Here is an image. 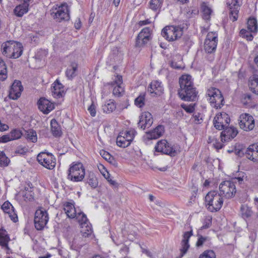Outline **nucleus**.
I'll return each mask as SVG.
<instances>
[{
  "mask_svg": "<svg viewBox=\"0 0 258 258\" xmlns=\"http://www.w3.org/2000/svg\"><path fill=\"white\" fill-rule=\"evenodd\" d=\"M180 88L178 90L179 98L185 101L196 100L198 91L194 86L191 76L189 75H182L179 79Z\"/></svg>",
  "mask_w": 258,
  "mask_h": 258,
  "instance_id": "1",
  "label": "nucleus"
},
{
  "mask_svg": "<svg viewBox=\"0 0 258 258\" xmlns=\"http://www.w3.org/2000/svg\"><path fill=\"white\" fill-rule=\"evenodd\" d=\"M206 207L209 211L216 212L219 211L223 204V200L217 191H209L205 197Z\"/></svg>",
  "mask_w": 258,
  "mask_h": 258,
  "instance_id": "2",
  "label": "nucleus"
},
{
  "mask_svg": "<svg viewBox=\"0 0 258 258\" xmlns=\"http://www.w3.org/2000/svg\"><path fill=\"white\" fill-rule=\"evenodd\" d=\"M206 95L207 100L213 107L220 108L224 105V97L219 89L211 87L207 90Z\"/></svg>",
  "mask_w": 258,
  "mask_h": 258,
  "instance_id": "3",
  "label": "nucleus"
},
{
  "mask_svg": "<svg viewBox=\"0 0 258 258\" xmlns=\"http://www.w3.org/2000/svg\"><path fill=\"white\" fill-rule=\"evenodd\" d=\"M68 179L74 182L82 181L85 177V169L81 162L73 163L68 170Z\"/></svg>",
  "mask_w": 258,
  "mask_h": 258,
  "instance_id": "4",
  "label": "nucleus"
},
{
  "mask_svg": "<svg viewBox=\"0 0 258 258\" xmlns=\"http://www.w3.org/2000/svg\"><path fill=\"white\" fill-rule=\"evenodd\" d=\"M182 29L179 26H167L162 30L161 35L169 41L177 40L182 35Z\"/></svg>",
  "mask_w": 258,
  "mask_h": 258,
  "instance_id": "5",
  "label": "nucleus"
},
{
  "mask_svg": "<svg viewBox=\"0 0 258 258\" xmlns=\"http://www.w3.org/2000/svg\"><path fill=\"white\" fill-rule=\"evenodd\" d=\"M69 12L68 6L66 3H64L55 9L52 8L50 15L56 21L61 22L62 20H69L70 17Z\"/></svg>",
  "mask_w": 258,
  "mask_h": 258,
  "instance_id": "6",
  "label": "nucleus"
},
{
  "mask_svg": "<svg viewBox=\"0 0 258 258\" xmlns=\"http://www.w3.org/2000/svg\"><path fill=\"white\" fill-rule=\"evenodd\" d=\"M37 160L43 166L50 170L53 169L56 165V159L50 153H40L37 155Z\"/></svg>",
  "mask_w": 258,
  "mask_h": 258,
  "instance_id": "7",
  "label": "nucleus"
},
{
  "mask_svg": "<svg viewBox=\"0 0 258 258\" xmlns=\"http://www.w3.org/2000/svg\"><path fill=\"white\" fill-rule=\"evenodd\" d=\"M49 219L46 211L42 210V208L36 210L34 217L35 227L38 230L43 229L46 225Z\"/></svg>",
  "mask_w": 258,
  "mask_h": 258,
  "instance_id": "8",
  "label": "nucleus"
},
{
  "mask_svg": "<svg viewBox=\"0 0 258 258\" xmlns=\"http://www.w3.org/2000/svg\"><path fill=\"white\" fill-rule=\"evenodd\" d=\"M155 150L156 152H161L171 157L175 156L177 154L175 148L169 144L166 140H161L158 141L155 147Z\"/></svg>",
  "mask_w": 258,
  "mask_h": 258,
  "instance_id": "9",
  "label": "nucleus"
},
{
  "mask_svg": "<svg viewBox=\"0 0 258 258\" xmlns=\"http://www.w3.org/2000/svg\"><path fill=\"white\" fill-rule=\"evenodd\" d=\"M220 195L227 198H231L236 193V188L234 182L230 180H226L221 182L219 185Z\"/></svg>",
  "mask_w": 258,
  "mask_h": 258,
  "instance_id": "10",
  "label": "nucleus"
},
{
  "mask_svg": "<svg viewBox=\"0 0 258 258\" xmlns=\"http://www.w3.org/2000/svg\"><path fill=\"white\" fill-rule=\"evenodd\" d=\"M81 234L76 236L72 241V245L77 248H81L87 242V238L92 235L93 230L89 228V230H81Z\"/></svg>",
  "mask_w": 258,
  "mask_h": 258,
  "instance_id": "11",
  "label": "nucleus"
},
{
  "mask_svg": "<svg viewBox=\"0 0 258 258\" xmlns=\"http://www.w3.org/2000/svg\"><path fill=\"white\" fill-rule=\"evenodd\" d=\"M238 120L240 127L245 131H251L254 127V119L252 116L248 113L241 114Z\"/></svg>",
  "mask_w": 258,
  "mask_h": 258,
  "instance_id": "12",
  "label": "nucleus"
},
{
  "mask_svg": "<svg viewBox=\"0 0 258 258\" xmlns=\"http://www.w3.org/2000/svg\"><path fill=\"white\" fill-rule=\"evenodd\" d=\"M230 122L229 116L225 112L218 113L213 119L214 126L218 130H222L223 128L228 126Z\"/></svg>",
  "mask_w": 258,
  "mask_h": 258,
  "instance_id": "13",
  "label": "nucleus"
},
{
  "mask_svg": "<svg viewBox=\"0 0 258 258\" xmlns=\"http://www.w3.org/2000/svg\"><path fill=\"white\" fill-rule=\"evenodd\" d=\"M151 33L149 27H145L138 34L136 41V47L144 46L151 39Z\"/></svg>",
  "mask_w": 258,
  "mask_h": 258,
  "instance_id": "14",
  "label": "nucleus"
},
{
  "mask_svg": "<svg viewBox=\"0 0 258 258\" xmlns=\"http://www.w3.org/2000/svg\"><path fill=\"white\" fill-rule=\"evenodd\" d=\"M229 9V17L232 21L237 20L240 7L242 4V0H232L231 3H227Z\"/></svg>",
  "mask_w": 258,
  "mask_h": 258,
  "instance_id": "15",
  "label": "nucleus"
},
{
  "mask_svg": "<svg viewBox=\"0 0 258 258\" xmlns=\"http://www.w3.org/2000/svg\"><path fill=\"white\" fill-rule=\"evenodd\" d=\"M23 90L21 82L15 80L10 89L9 96L11 99L16 100L20 97Z\"/></svg>",
  "mask_w": 258,
  "mask_h": 258,
  "instance_id": "16",
  "label": "nucleus"
},
{
  "mask_svg": "<svg viewBox=\"0 0 258 258\" xmlns=\"http://www.w3.org/2000/svg\"><path fill=\"white\" fill-rule=\"evenodd\" d=\"M153 122L152 114L149 112H144L140 116V120L138 123V126L145 130L150 127Z\"/></svg>",
  "mask_w": 258,
  "mask_h": 258,
  "instance_id": "17",
  "label": "nucleus"
},
{
  "mask_svg": "<svg viewBox=\"0 0 258 258\" xmlns=\"http://www.w3.org/2000/svg\"><path fill=\"white\" fill-rule=\"evenodd\" d=\"M221 133V141L222 142H229L234 139L238 134V131L233 126H226L223 128Z\"/></svg>",
  "mask_w": 258,
  "mask_h": 258,
  "instance_id": "18",
  "label": "nucleus"
},
{
  "mask_svg": "<svg viewBox=\"0 0 258 258\" xmlns=\"http://www.w3.org/2000/svg\"><path fill=\"white\" fill-rule=\"evenodd\" d=\"M39 109L44 114H48L54 108V105L44 97H41L37 102Z\"/></svg>",
  "mask_w": 258,
  "mask_h": 258,
  "instance_id": "19",
  "label": "nucleus"
},
{
  "mask_svg": "<svg viewBox=\"0 0 258 258\" xmlns=\"http://www.w3.org/2000/svg\"><path fill=\"white\" fill-rule=\"evenodd\" d=\"M192 230L189 231L185 232L183 235V239L181 242V248L180 251L181 256H183L187 251L189 248V239L192 235Z\"/></svg>",
  "mask_w": 258,
  "mask_h": 258,
  "instance_id": "20",
  "label": "nucleus"
},
{
  "mask_svg": "<svg viewBox=\"0 0 258 258\" xmlns=\"http://www.w3.org/2000/svg\"><path fill=\"white\" fill-rule=\"evenodd\" d=\"M1 208L5 213L9 215V217L14 222H17L18 221V218L14 207L9 201L5 202L2 205Z\"/></svg>",
  "mask_w": 258,
  "mask_h": 258,
  "instance_id": "21",
  "label": "nucleus"
},
{
  "mask_svg": "<svg viewBox=\"0 0 258 258\" xmlns=\"http://www.w3.org/2000/svg\"><path fill=\"white\" fill-rule=\"evenodd\" d=\"M52 89V95L56 98L62 97L64 94V86L60 83L58 80H56L53 84Z\"/></svg>",
  "mask_w": 258,
  "mask_h": 258,
  "instance_id": "22",
  "label": "nucleus"
},
{
  "mask_svg": "<svg viewBox=\"0 0 258 258\" xmlns=\"http://www.w3.org/2000/svg\"><path fill=\"white\" fill-rule=\"evenodd\" d=\"M258 146L255 145H251L246 148L245 155L246 158L253 162L258 161Z\"/></svg>",
  "mask_w": 258,
  "mask_h": 258,
  "instance_id": "23",
  "label": "nucleus"
},
{
  "mask_svg": "<svg viewBox=\"0 0 258 258\" xmlns=\"http://www.w3.org/2000/svg\"><path fill=\"white\" fill-rule=\"evenodd\" d=\"M148 91L154 95L160 96L163 93V88L161 82L155 81L151 82Z\"/></svg>",
  "mask_w": 258,
  "mask_h": 258,
  "instance_id": "24",
  "label": "nucleus"
},
{
  "mask_svg": "<svg viewBox=\"0 0 258 258\" xmlns=\"http://www.w3.org/2000/svg\"><path fill=\"white\" fill-rule=\"evenodd\" d=\"M75 217L81 226V230H89V228L92 229L85 214L82 212H79L76 214Z\"/></svg>",
  "mask_w": 258,
  "mask_h": 258,
  "instance_id": "25",
  "label": "nucleus"
},
{
  "mask_svg": "<svg viewBox=\"0 0 258 258\" xmlns=\"http://www.w3.org/2000/svg\"><path fill=\"white\" fill-rule=\"evenodd\" d=\"M15 42V41H8L2 44V48L3 49L2 53L3 55L9 58H11V53L14 51Z\"/></svg>",
  "mask_w": 258,
  "mask_h": 258,
  "instance_id": "26",
  "label": "nucleus"
},
{
  "mask_svg": "<svg viewBox=\"0 0 258 258\" xmlns=\"http://www.w3.org/2000/svg\"><path fill=\"white\" fill-rule=\"evenodd\" d=\"M164 132V126L159 125L153 131L147 133V138L148 140L156 139L162 136Z\"/></svg>",
  "mask_w": 258,
  "mask_h": 258,
  "instance_id": "27",
  "label": "nucleus"
},
{
  "mask_svg": "<svg viewBox=\"0 0 258 258\" xmlns=\"http://www.w3.org/2000/svg\"><path fill=\"white\" fill-rule=\"evenodd\" d=\"M10 241V238L7 231L3 229H0V245L7 250L10 249L8 243Z\"/></svg>",
  "mask_w": 258,
  "mask_h": 258,
  "instance_id": "28",
  "label": "nucleus"
},
{
  "mask_svg": "<svg viewBox=\"0 0 258 258\" xmlns=\"http://www.w3.org/2000/svg\"><path fill=\"white\" fill-rule=\"evenodd\" d=\"M29 6V3L23 2L22 4L16 6L14 9L15 15L17 17H22L24 14L28 12Z\"/></svg>",
  "mask_w": 258,
  "mask_h": 258,
  "instance_id": "29",
  "label": "nucleus"
},
{
  "mask_svg": "<svg viewBox=\"0 0 258 258\" xmlns=\"http://www.w3.org/2000/svg\"><path fill=\"white\" fill-rule=\"evenodd\" d=\"M51 132L52 135L55 138H59L62 136V132L60 125L55 119L50 121Z\"/></svg>",
  "mask_w": 258,
  "mask_h": 258,
  "instance_id": "30",
  "label": "nucleus"
},
{
  "mask_svg": "<svg viewBox=\"0 0 258 258\" xmlns=\"http://www.w3.org/2000/svg\"><path fill=\"white\" fill-rule=\"evenodd\" d=\"M64 211L67 216L70 218H75V216L77 214L74 205L70 202H67L63 205Z\"/></svg>",
  "mask_w": 258,
  "mask_h": 258,
  "instance_id": "31",
  "label": "nucleus"
},
{
  "mask_svg": "<svg viewBox=\"0 0 258 258\" xmlns=\"http://www.w3.org/2000/svg\"><path fill=\"white\" fill-rule=\"evenodd\" d=\"M86 182L88 183L92 188H96L98 185V179L95 174L92 172H89L87 175Z\"/></svg>",
  "mask_w": 258,
  "mask_h": 258,
  "instance_id": "32",
  "label": "nucleus"
},
{
  "mask_svg": "<svg viewBox=\"0 0 258 258\" xmlns=\"http://www.w3.org/2000/svg\"><path fill=\"white\" fill-rule=\"evenodd\" d=\"M23 135L27 140L32 143H36L37 141L36 132L33 129L24 130V133H23Z\"/></svg>",
  "mask_w": 258,
  "mask_h": 258,
  "instance_id": "33",
  "label": "nucleus"
},
{
  "mask_svg": "<svg viewBox=\"0 0 258 258\" xmlns=\"http://www.w3.org/2000/svg\"><path fill=\"white\" fill-rule=\"evenodd\" d=\"M240 212L241 217L245 220L250 218L253 214L251 208L248 206L247 205H241L240 207Z\"/></svg>",
  "mask_w": 258,
  "mask_h": 258,
  "instance_id": "34",
  "label": "nucleus"
},
{
  "mask_svg": "<svg viewBox=\"0 0 258 258\" xmlns=\"http://www.w3.org/2000/svg\"><path fill=\"white\" fill-rule=\"evenodd\" d=\"M78 69V64L75 62L71 63V65L67 69L66 75L69 79H72L76 75V72Z\"/></svg>",
  "mask_w": 258,
  "mask_h": 258,
  "instance_id": "35",
  "label": "nucleus"
},
{
  "mask_svg": "<svg viewBox=\"0 0 258 258\" xmlns=\"http://www.w3.org/2000/svg\"><path fill=\"white\" fill-rule=\"evenodd\" d=\"M23 52V46L20 42H15V46L14 48V51L11 53V58H17L19 57L22 54Z\"/></svg>",
  "mask_w": 258,
  "mask_h": 258,
  "instance_id": "36",
  "label": "nucleus"
},
{
  "mask_svg": "<svg viewBox=\"0 0 258 258\" xmlns=\"http://www.w3.org/2000/svg\"><path fill=\"white\" fill-rule=\"evenodd\" d=\"M247 28L252 33H256L257 31V20L254 17H249L248 19L247 22Z\"/></svg>",
  "mask_w": 258,
  "mask_h": 258,
  "instance_id": "37",
  "label": "nucleus"
},
{
  "mask_svg": "<svg viewBox=\"0 0 258 258\" xmlns=\"http://www.w3.org/2000/svg\"><path fill=\"white\" fill-rule=\"evenodd\" d=\"M8 77L7 66L5 61L0 58V81H4Z\"/></svg>",
  "mask_w": 258,
  "mask_h": 258,
  "instance_id": "38",
  "label": "nucleus"
},
{
  "mask_svg": "<svg viewBox=\"0 0 258 258\" xmlns=\"http://www.w3.org/2000/svg\"><path fill=\"white\" fill-rule=\"evenodd\" d=\"M217 44L216 41H205L204 49L207 53H212L215 51L217 48Z\"/></svg>",
  "mask_w": 258,
  "mask_h": 258,
  "instance_id": "39",
  "label": "nucleus"
},
{
  "mask_svg": "<svg viewBox=\"0 0 258 258\" xmlns=\"http://www.w3.org/2000/svg\"><path fill=\"white\" fill-rule=\"evenodd\" d=\"M116 108V105L113 100H109L102 106V109L104 112L109 113Z\"/></svg>",
  "mask_w": 258,
  "mask_h": 258,
  "instance_id": "40",
  "label": "nucleus"
},
{
  "mask_svg": "<svg viewBox=\"0 0 258 258\" xmlns=\"http://www.w3.org/2000/svg\"><path fill=\"white\" fill-rule=\"evenodd\" d=\"M249 88L251 91L258 95V75H254L252 77V79L249 84Z\"/></svg>",
  "mask_w": 258,
  "mask_h": 258,
  "instance_id": "41",
  "label": "nucleus"
},
{
  "mask_svg": "<svg viewBox=\"0 0 258 258\" xmlns=\"http://www.w3.org/2000/svg\"><path fill=\"white\" fill-rule=\"evenodd\" d=\"M136 132L134 129H130L129 131H122L119 133L120 135L124 137V138L131 143L133 140Z\"/></svg>",
  "mask_w": 258,
  "mask_h": 258,
  "instance_id": "42",
  "label": "nucleus"
},
{
  "mask_svg": "<svg viewBox=\"0 0 258 258\" xmlns=\"http://www.w3.org/2000/svg\"><path fill=\"white\" fill-rule=\"evenodd\" d=\"M116 144L120 147L125 148L128 147L131 143L124 136L119 134L116 138Z\"/></svg>",
  "mask_w": 258,
  "mask_h": 258,
  "instance_id": "43",
  "label": "nucleus"
},
{
  "mask_svg": "<svg viewBox=\"0 0 258 258\" xmlns=\"http://www.w3.org/2000/svg\"><path fill=\"white\" fill-rule=\"evenodd\" d=\"M145 93H142L135 99V104L137 106L142 108L145 105Z\"/></svg>",
  "mask_w": 258,
  "mask_h": 258,
  "instance_id": "44",
  "label": "nucleus"
},
{
  "mask_svg": "<svg viewBox=\"0 0 258 258\" xmlns=\"http://www.w3.org/2000/svg\"><path fill=\"white\" fill-rule=\"evenodd\" d=\"M202 12L203 13V19L209 20L210 19V16L212 12V10L207 6L203 5L202 6Z\"/></svg>",
  "mask_w": 258,
  "mask_h": 258,
  "instance_id": "45",
  "label": "nucleus"
},
{
  "mask_svg": "<svg viewBox=\"0 0 258 258\" xmlns=\"http://www.w3.org/2000/svg\"><path fill=\"white\" fill-rule=\"evenodd\" d=\"M162 0H150L149 3L150 8L154 11H157L161 7Z\"/></svg>",
  "mask_w": 258,
  "mask_h": 258,
  "instance_id": "46",
  "label": "nucleus"
},
{
  "mask_svg": "<svg viewBox=\"0 0 258 258\" xmlns=\"http://www.w3.org/2000/svg\"><path fill=\"white\" fill-rule=\"evenodd\" d=\"M246 148L241 145H238L235 147L234 149V153L235 155L238 157H242L245 155V152H246Z\"/></svg>",
  "mask_w": 258,
  "mask_h": 258,
  "instance_id": "47",
  "label": "nucleus"
},
{
  "mask_svg": "<svg viewBox=\"0 0 258 258\" xmlns=\"http://www.w3.org/2000/svg\"><path fill=\"white\" fill-rule=\"evenodd\" d=\"M9 162V159L6 156L5 153L3 151H0V166H7Z\"/></svg>",
  "mask_w": 258,
  "mask_h": 258,
  "instance_id": "48",
  "label": "nucleus"
},
{
  "mask_svg": "<svg viewBox=\"0 0 258 258\" xmlns=\"http://www.w3.org/2000/svg\"><path fill=\"white\" fill-rule=\"evenodd\" d=\"M216 41L218 43V34L216 32H210L208 33L205 41Z\"/></svg>",
  "mask_w": 258,
  "mask_h": 258,
  "instance_id": "49",
  "label": "nucleus"
},
{
  "mask_svg": "<svg viewBox=\"0 0 258 258\" xmlns=\"http://www.w3.org/2000/svg\"><path fill=\"white\" fill-rule=\"evenodd\" d=\"M199 258H216V254L213 250H207L200 255Z\"/></svg>",
  "mask_w": 258,
  "mask_h": 258,
  "instance_id": "50",
  "label": "nucleus"
},
{
  "mask_svg": "<svg viewBox=\"0 0 258 258\" xmlns=\"http://www.w3.org/2000/svg\"><path fill=\"white\" fill-rule=\"evenodd\" d=\"M10 134L12 140L19 139L23 135V133L21 132V131L18 129H14L12 130L10 132Z\"/></svg>",
  "mask_w": 258,
  "mask_h": 258,
  "instance_id": "51",
  "label": "nucleus"
},
{
  "mask_svg": "<svg viewBox=\"0 0 258 258\" xmlns=\"http://www.w3.org/2000/svg\"><path fill=\"white\" fill-rule=\"evenodd\" d=\"M251 32L248 31L245 29H242L240 31V35L245 38L248 41H251L253 39V36L251 34Z\"/></svg>",
  "mask_w": 258,
  "mask_h": 258,
  "instance_id": "52",
  "label": "nucleus"
},
{
  "mask_svg": "<svg viewBox=\"0 0 258 258\" xmlns=\"http://www.w3.org/2000/svg\"><path fill=\"white\" fill-rule=\"evenodd\" d=\"M124 92L123 88L119 85H116L113 90V94L114 96L120 97L122 95Z\"/></svg>",
  "mask_w": 258,
  "mask_h": 258,
  "instance_id": "53",
  "label": "nucleus"
},
{
  "mask_svg": "<svg viewBox=\"0 0 258 258\" xmlns=\"http://www.w3.org/2000/svg\"><path fill=\"white\" fill-rule=\"evenodd\" d=\"M100 154L102 157L106 161L109 163H112L114 161L113 157L107 152L105 151H102L100 152Z\"/></svg>",
  "mask_w": 258,
  "mask_h": 258,
  "instance_id": "54",
  "label": "nucleus"
},
{
  "mask_svg": "<svg viewBox=\"0 0 258 258\" xmlns=\"http://www.w3.org/2000/svg\"><path fill=\"white\" fill-rule=\"evenodd\" d=\"M208 239V237H203L202 235H200L198 239V241L196 243V246L197 247L202 246L204 243Z\"/></svg>",
  "mask_w": 258,
  "mask_h": 258,
  "instance_id": "55",
  "label": "nucleus"
},
{
  "mask_svg": "<svg viewBox=\"0 0 258 258\" xmlns=\"http://www.w3.org/2000/svg\"><path fill=\"white\" fill-rule=\"evenodd\" d=\"M88 110L89 111L92 116L94 117L96 115V106L93 102H92L91 105L88 107Z\"/></svg>",
  "mask_w": 258,
  "mask_h": 258,
  "instance_id": "56",
  "label": "nucleus"
},
{
  "mask_svg": "<svg viewBox=\"0 0 258 258\" xmlns=\"http://www.w3.org/2000/svg\"><path fill=\"white\" fill-rule=\"evenodd\" d=\"M12 141L10 134L4 135L0 138V143H7L9 141Z\"/></svg>",
  "mask_w": 258,
  "mask_h": 258,
  "instance_id": "57",
  "label": "nucleus"
},
{
  "mask_svg": "<svg viewBox=\"0 0 258 258\" xmlns=\"http://www.w3.org/2000/svg\"><path fill=\"white\" fill-rule=\"evenodd\" d=\"M181 106L188 113H192L195 110L194 107L191 105L187 106L184 104H182L181 105Z\"/></svg>",
  "mask_w": 258,
  "mask_h": 258,
  "instance_id": "58",
  "label": "nucleus"
},
{
  "mask_svg": "<svg viewBox=\"0 0 258 258\" xmlns=\"http://www.w3.org/2000/svg\"><path fill=\"white\" fill-rule=\"evenodd\" d=\"M122 83V76L120 75H117L116 79L112 83V85L116 84V85H119V86H121V84Z\"/></svg>",
  "mask_w": 258,
  "mask_h": 258,
  "instance_id": "59",
  "label": "nucleus"
},
{
  "mask_svg": "<svg viewBox=\"0 0 258 258\" xmlns=\"http://www.w3.org/2000/svg\"><path fill=\"white\" fill-rule=\"evenodd\" d=\"M27 149L25 147H19L15 151V153L20 155H24L26 153Z\"/></svg>",
  "mask_w": 258,
  "mask_h": 258,
  "instance_id": "60",
  "label": "nucleus"
},
{
  "mask_svg": "<svg viewBox=\"0 0 258 258\" xmlns=\"http://www.w3.org/2000/svg\"><path fill=\"white\" fill-rule=\"evenodd\" d=\"M212 224L211 219H207L204 222L203 226L201 227L202 229H207L210 227Z\"/></svg>",
  "mask_w": 258,
  "mask_h": 258,
  "instance_id": "61",
  "label": "nucleus"
},
{
  "mask_svg": "<svg viewBox=\"0 0 258 258\" xmlns=\"http://www.w3.org/2000/svg\"><path fill=\"white\" fill-rule=\"evenodd\" d=\"M102 168L104 170H105V172H106V173H102V174L103 175V176L106 179H108V178H109V175H110V174L109 173V172L105 169V168H104V167L103 166H102Z\"/></svg>",
  "mask_w": 258,
  "mask_h": 258,
  "instance_id": "62",
  "label": "nucleus"
},
{
  "mask_svg": "<svg viewBox=\"0 0 258 258\" xmlns=\"http://www.w3.org/2000/svg\"><path fill=\"white\" fill-rule=\"evenodd\" d=\"M151 23V22L149 20V19H147L145 20L140 21L139 24L140 25L143 26V25H145L147 24H150Z\"/></svg>",
  "mask_w": 258,
  "mask_h": 258,
  "instance_id": "63",
  "label": "nucleus"
},
{
  "mask_svg": "<svg viewBox=\"0 0 258 258\" xmlns=\"http://www.w3.org/2000/svg\"><path fill=\"white\" fill-rule=\"evenodd\" d=\"M24 197L26 199H28V200L29 201L33 200L34 199L33 196L31 194L29 195L26 193L24 195Z\"/></svg>",
  "mask_w": 258,
  "mask_h": 258,
  "instance_id": "64",
  "label": "nucleus"
}]
</instances>
